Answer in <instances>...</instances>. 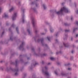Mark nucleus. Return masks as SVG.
<instances>
[{
  "label": "nucleus",
  "mask_w": 78,
  "mask_h": 78,
  "mask_svg": "<svg viewBox=\"0 0 78 78\" xmlns=\"http://www.w3.org/2000/svg\"><path fill=\"white\" fill-rule=\"evenodd\" d=\"M16 62V66H17V64H19V60H16L15 61Z\"/></svg>",
  "instance_id": "obj_10"
},
{
  "label": "nucleus",
  "mask_w": 78,
  "mask_h": 78,
  "mask_svg": "<svg viewBox=\"0 0 78 78\" xmlns=\"http://www.w3.org/2000/svg\"><path fill=\"white\" fill-rule=\"evenodd\" d=\"M63 11H64L66 13H68V12H69L68 9H67L66 7H63V8H61L60 11L58 12H56L55 11V12L57 14H58V15H59V14H62V12H63Z\"/></svg>",
  "instance_id": "obj_1"
},
{
  "label": "nucleus",
  "mask_w": 78,
  "mask_h": 78,
  "mask_svg": "<svg viewBox=\"0 0 78 78\" xmlns=\"http://www.w3.org/2000/svg\"><path fill=\"white\" fill-rule=\"evenodd\" d=\"M68 65H70V63H68V64H66L65 65V66H68Z\"/></svg>",
  "instance_id": "obj_25"
},
{
  "label": "nucleus",
  "mask_w": 78,
  "mask_h": 78,
  "mask_svg": "<svg viewBox=\"0 0 78 78\" xmlns=\"http://www.w3.org/2000/svg\"><path fill=\"white\" fill-rule=\"evenodd\" d=\"M72 19H73V18L71 17V20H72Z\"/></svg>",
  "instance_id": "obj_58"
},
{
  "label": "nucleus",
  "mask_w": 78,
  "mask_h": 78,
  "mask_svg": "<svg viewBox=\"0 0 78 78\" xmlns=\"http://www.w3.org/2000/svg\"><path fill=\"white\" fill-rule=\"evenodd\" d=\"M34 48H32V51H34Z\"/></svg>",
  "instance_id": "obj_37"
},
{
  "label": "nucleus",
  "mask_w": 78,
  "mask_h": 78,
  "mask_svg": "<svg viewBox=\"0 0 78 78\" xmlns=\"http://www.w3.org/2000/svg\"><path fill=\"white\" fill-rule=\"evenodd\" d=\"M57 35H58V34H56V36H57Z\"/></svg>",
  "instance_id": "obj_62"
},
{
  "label": "nucleus",
  "mask_w": 78,
  "mask_h": 78,
  "mask_svg": "<svg viewBox=\"0 0 78 78\" xmlns=\"http://www.w3.org/2000/svg\"><path fill=\"white\" fill-rule=\"evenodd\" d=\"M73 52H74V51H72V53H73Z\"/></svg>",
  "instance_id": "obj_39"
},
{
  "label": "nucleus",
  "mask_w": 78,
  "mask_h": 78,
  "mask_svg": "<svg viewBox=\"0 0 78 78\" xmlns=\"http://www.w3.org/2000/svg\"><path fill=\"white\" fill-rule=\"evenodd\" d=\"M14 7H12V8L9 9V12H12V11L13 10H14Z\"/></svg>",
  "instance_id": "obj_12"
},
{
  "label": "nucleus",
  "mask_w": 78,
  "mask_h": 78,
  "mask_svg": "<svg viewBox=\"0 0 78 78\" xmlns=\"http://www.w3.org/2000/svg\"><path fill=\"white\" fill-rule=\"evenodd\" d=\"M27 32H28L29 33V34H31L30 33V26L28 25L27 26Z\"/></svg>",
  "instance_id": "obj_7"
},
{
  "label": "nucleus",
  "mask_w": 78,
  "mask_h": 78,
  "mask_svg": "<svg viewBox=\"0 0 78 78\" xmlns=\"http://www.w3.org/2000/svg\"><path fill=\"white\" fill-rule=\"evenodd\" d=\"M42 64H44V61H42Z\"/></svg>",
  "instance_id": "obj_54"
},
{
  "label": "nucleus",
  "mask_w": 78,
  "mask_h": 78,
  "mask_svg": "<svg viewBox=\"0 0 78 78\" xmlns=\"http://www.w3.org/2000/svg\"><path fill=\"white\" fill-rule=\"evenodd\" d=\"M23 13H24V9L23 10Z\"/></svg>",
  "instance_id": "obj_51"
},
{
  "label": "nucleus",
  "mask_w": 78,
  "mask_h": 78,
  "mask_svg": "<svg viewBox=\"0 0 78 78\" xmlns=\"http://www.w3.org/2000/svg\"><path fill=\"white\" fill-rule=\"evenodd\" d=\"M26 75H27V74H24V76L25 77Z\"/></svg>",
  "instance_id": "obj_42"
},
{
  "label": "nucleus",
  "mask_w": 78,
  "mask_h": 78,
  "mask_svg": "<svg viewBox=\"0 0 78 78\" xmlns=\"http://www.w3.org/2000/svg\"><path fill=\"white\" fill-rule=\"evenodd\" d=\"M32 25L33 27L35 26V25H34V23H35V19L34 18H32Z\"/></svg>",
  "instance_id": "obj_5"
},
{
  "label": "nucleus",
  "mask_w": 78,
  "mask_h": 78,
  "mask_svg": "<svg viewBox=\"0 0 78 78\" xmlns=\"http://www.w3.org/2000/svg\"><path fill=\"white\" fill-rule=\"evenodd\" d=\"M74 4L75 5V6H76V3H75Z\"/></svg>",
  "instance_id": "obj_59"
},
{
  "label": "nucleus",
  "mask_w": 78,
  "mask_h": 78,
  "mask_svg": "<svg viewBox=\"0 0 78 78\" xmlns=\"http://www.w3.org/2000/svg\"><path fill=\"white\" fill-rule=\"evenodd\" d=\"M17 16V13H15L12 16V20H14L16 19V17Z\"/></svg>",
  "instance_id": "obj_4"
},
{
  "label": "nucleus",
  "mask_w": 78,
  "mask_h": 78,
  "mask_svg": "<svg viewBox=\"0 0 78 78\" xmlns=\"http://www.w3.org/2000/svg\"><path fill=\"white\" fill-rule=\"evenodd\" d=\"M64 24L65 26H69V24L67 23H65Z\"/></svg>",
  "instance_id": "obj_22"
},
{
  "label": "nucleus",
  "mask_w": 78,
  "mask_h": 78,
  "mask_svg": "<svg viewBox=\"0 0 78 78\" xmlns=\"http://www.w3.org/2000/svg\"><path fill=\"white\" fill-rule=\"evenodd\" d=\"M38 64V62H35V64H34V66H36V65H37Z\"/></svg>",
  "instance_id": "obj_19"
},
{
  "label": "nucleus",
  "mask_w": 78,
  "mask_h": 78,
  "mask_svg": "<svg viewBox=\"0 0 78 78\" xmlns=\"http://www.w3.org/2000/svg\"><path fill=\"white\" fill-rule=\"evenodd\" d=\"M56 42H58V40L57 39H56Z\"/></svg>",
  "instance_id": "obj_43"
},
{
  "label": "nucleus",
  "mask_w": 78,
  "mask_h": 78,
  "mask_svg": "<svg viewBox=\"0 0 78 78\" xmlns=\"http://www.w3.org/2000/svg\"><path fill=\"white\" fill-rule=\"evenodd\" d=\"M64 4V3H62V5H63V4Z\"/></svg>",
  "instance_id": "obj_61"
},
{
  "label": "nucleus",
  "mask_w": 78,
  "mask_h": 78,
  "mask_svg": "<svg viewBox=\"0 0 78 78\" xmlns=\"http://www.w3.org/2000/svg\"><path fill=\"white\" fill-rule=\"evenodd\" d=\"M27 59L28 60L29 59H30V58H27Z\"/></svg>",
  "instance_id": "obj_55"
},
{
  "label": "nucleus",
  "mask_w": 78,
  "mask_h": 78,
  "mask_svg": "<svg viewBox=\"0 0 78 78\" xmlns=\"http://www.w3.org/2000/svg\"><path fill=\"white\" fill-rule=\"evenodd\" d=\"M45 69H46V70H47V67L46 66H45Z\"/></svg>",
  "instance_id": "obj_30"
},
{
  "label": "nucleus",
  "mask_w": 78,
  "mask_h": 78,
  "mask_svg": "<svg viewBox=\"0 0 78 78\" xmlns=\"http://www.w3.org/2000/svg\"><path fill=\"white\" fill-rule=\"evenodd\" d=\"M50 59L52 61H55V58L53 57H51Z\"/></svg>",
  "instance_id": "obj_14"
},
{
  "label": "nucleus",
  "mask_w": 78,
  "mask_h": 78,
  "mask_svg": "<svg viewBox=\"0 0 78 78\" xmlns=\"http://www.w3.org/2000/svg\"><path fill=\"white\" fill-rule=\"evenodd\" d=\"M59 52H57L56 53V54H57V55H58V53H59Z\"/></svg>",
  "instance_id": "obj_38"
},
{
  "label": "nucleus",
  "mask_w": 78,
  "mask_h": 78,
  "mask_svg": "<svg viewBox=\"0 0 78 78\" xmlns=\"http://www.w3.org/2000/svg\"><path fill=\"white\" fill-rule=\"evenodd\" d=\"M71 41H73V37H71Z\"/></svg>",
  "instance_id": "obj_33"
},
{
  "label": "nucleus",
  "mask_w": 78,
  "mask_h": 78,
  "mask_svg": "<svg viewBox=\"0 0 78 78\" xmlns=\"http://www.w3.org/2000/svg\"><path fill=\"white\" fill-rule=\"evenodd\" d=\"M55 73L56 74V75H58V74L55 71Z\"/></svg>",
  "instance_id": "obj_31"
},
{
  "label": "nucleus",
  "mask_w": 78,
  "mask_h": 78,
  "mask_svg": "<svg viewBox=\"0 0 78 78\" xmlns=\"http://www.w3.org/2000/svg\"><path fill=\"white\" fill-rule=\"evenodd\" d=\"M6 25H7H7H8V23H7V24L6 23Z\"/></svg>",
  "instance_id": "obj_56"
},
{
  "label": "nucleus",
  "mask_w": 78,
  "mask_h": 78,
  "mask_svg": "<svg viewBox=\"0 0 78 78\" xmlns=\"http://www.w3.org/2000/svg\"><path fill=\"white\" fill-rule=\"evenodd\" d=\"M45 46L46 47H47V44H45Z\"/></svg>",
  "instance_id": "obj_52"
},
{
  "label": "nucleus",
  "mask_w": 78,
  "mask_h": 78,
  "mask_svg": "<svg viewBox=\"0 0 78 78\" xmlns=\"http://www.w3.org/2000/svg\"><path fill=\"white\" fill-rule=\"evenodd\" d=\"M16 30L17 31V33L19 34V30H18V28H16Z\"/></svg>",
  "instance_id": "obj_20"
},
{
  "label": "nucleus",
  "mask_w": 78,
  "mask_h": 78,
  "mask_svg": "<svg viewBox=\"0 0 78 78\" xmlns=\"http://www.w3.org/2000/svg\"><path fill=\"white\" fill-rule=\"evenodd\" d=\"M9 70H12V71H13L14 72H16V73L15 74V75L16 76H17V75H19V73H17L18 72H19V69H16L14 70V69H12L11 68H10L9 69L7 67L6 68V71H7V72H8Z\"/></svg>",
  "instance_id": "obj_2"
},
{
  "label": "nucleus",
  "mask_w": 78,
  "mask_h": 78,
  "mask_svg": "<svg viewBox=\"0 0 78 78\" xmlns=\"http://www.w3.org/2000/svg\"><path fill=\"white\" fill-rule=\"evenodd\" d=\"M48 65H49V64H50V63H49L48 64Z\"/></svg>",
  "instance_id": "obj_50"
},
{
  "label": "nucleus",
  "mask_w": 78,
  "mask_h": 78,
  "mask_svg": "<svg viewBox=\"0 0 78 78\" xmlns=\"http://www.w3.org/2000/svg\"><path fill=\"white\" fill-rule=\"evenodd\" d=\"M41 41V43L42 44V45H44V39L42 38L41 39H38L37 40V41L38 42H40Z\"/></svg>",
  "instance_id": "obj_3"
},
{
  "label": "nucleus",
  "mask_w": 78,
  "mask_h": 78,
  "mask_svg": "<svg viewBox=\"0 0 78 78\" xmlns=\"http://www.w3.org/2000/svg\"><path fill=\"white\" fill-rule=\"evenodd\" d=\"M37 32V30H36L35 31V33H36Z\"/></svg>",
  "instance_id": "obj_47"
},
{
  "label": "nucleus",
  "mask_w": 78,
  "mask_h": 78,
  "mask_svg": "<svg viewBox=\"0 0 78 78\" xmlns=\"http://www.w3.org/2000/svg\"><path fill=\"white\" fill-rule=\"evenodd\" d=\"M76 24H77V25H78V21L76 22Z\"/></svg>",
  "instance_id": "obj_36"
},
{
  "label": "nucleus",
  "mask_w": 78,
  "mask_h": 78,
  "mask_svg": "<svg viewBox=\"0 0 78 78\" xmlns=\"http://www.w3.org/2000/svg\"><path fill=\"white\" fill-rule=\"evenodd\" d=\"M24 16V15H23V18H22V19H23V23H24V19H23V17Z\"/></svg>",
  "instance_id": "obj_18"
},
{
  "label": "nucleus",
  "mask_w": 78,
  "mask_h": 78,
  "mask_svg": "<svg viewBox=\"0 0 78 78\" xmlns=\"http://www.w3.org/2000/svg\"><path fill=\"white\" fill-rule=\"evenodd\" d=\"M45 34H44V33H41V34L42 35H44Z\"/></svg>",
  "instance_id": "obj_34"
},
{
  "label": "nucleus",
  "mask_w": 78,
  "mask_h": 78,
  "mask_svg": "<svg viewBox=\"0 0 78 78\" xmlns=\"http://www.w3.org/2000/svg\"><path fill=\"white\" fill-rule=\"evenodd\" d=\"M68 70H71V68H69L68 69Z\"/></svg>",
  "instance_id": "obj_40"
},
{
  "label": "nucleus",
  "mask_w": 78,
  "mask_h": 78,
  "mask_svg": "<svg viewBox=\"0 0 78 78\" xmlns=\"http://www.w3.org/2000/svg\"><path fill=\"white\" fill-rule=\"evenodd\" d=\"M61 75L62 76H67L68 75V73H64L63 72H62L61 73Z\"/></svg>",
  "instance_id": "obj_9"
},
{
  "label": "nucleus",
  "mask_w": 78,
  "mask_h": 78,
  "mask_svg": "<svg viewBox=\"0 0 78 78\" xmlns=\"http://www.w3.org/2000/svg\"><path fill=\"white\" fill-rule=\"evenodd\" d=\"M0 69H2V70H3V69L2 68V67H1V68H0Z\"/></svg>",
  "instance_id": "obj_41"
},
{
  "label": "nucleus",
  "mask_w": 78,
  "mask_h": 78,
  "mask_svg": "<svg viewBox=\"0 0 78 78\" xmlns=\"http://www.w3.org/2000/svg\"><path fill=\"white\" fill-rule=\"evenodd\" d=\"M11 28H9V31H10V30H11Z\"/></svg>",
  "instance_id": "obj_48"
},
{
  "label": "nucleus",
  "mask_w": 78,
  "mask_h": 78,
  "mask_svg": "<svg viewBox=\"0 0 78 78\" xmlns=\"http://www.w3.org/2000/svg\"><path fill=\"white\" fill-rule=\"evenodd\" d=\"M4 33V32H2V34H3Z\"/></svg>",
  "instance_id": "obj_53"
},
{
  "label": "nucleus",
  "mask_w": 78,
  "mask_h": 78,
  "mask_svg": "<svg viewBox=\"0 0 78 78\" xmlns=\"http://www.w3.org/2000/svg\"><path fill=\"white\" fill-rule=\"evenodd\" d=\"M10 39L11 41H12L13 39V37H12V36H11L10 37Z\"/></svg>",
  "instance_id": "obj_17"
},
{
  "label": "nucleus",
  "mask_w": 78,
  "mask_h": 78,
  "mask_svg": "<svg viewBox=\"0 0 78 78\" xmlns=\"http://www.w3.org/2000/svg\"><path fill=\"white\" fill-rule=\"evenodd\" d=\"M68 78H71V77H68Z\"/></svg>",
  "instance_id": "obj_64"
},
{
  "label": "nucleus",
  "mask_w": 78,
  "mask_h": 78,
  "mask_svg": "<svg viewBox=\"0 0 78 78\" xmlns=\"http://www.w3.org/2000/svg\"><path fill=\"white\" fill-rule=\"evenodd\" d=\"M33 10H34V11H36V9L34 8V9H33Z\"/></svg>",
  "instance_id": "obj_32"
},
{
  "label": "nucleus",
  "mask_w": 78,
  "mask_h": 78,
  "mask_svg": "<svg viewBox=\"0 0 78 78\" xmlns=\"http://www.w3.org/2000/svg\"><path fill=\"white\" fill-rule=\"evenodd\" d=\"M73 56L71 57V60H72L73 59Z\"/></svg>",
  "instance_id": "obj_28"
},
{
  "label": "nucleus",
  "mask_w": 78,
  "mask_h": 78,
  "mask_svg": "<svg viewBox=\"0 0 78 78\" xmlns=\"http://www.w3.org/2000/svg\"><path fill=\"white\" fill-rule=\"evenodd\" d=\"M35 3V2H32L31 3V5H33L34 4V3Z\"/></svg>",
  "instance_id": "obj_29"
},
{
  "label": "nucleus",
  "mask_w": 78,
  "mask_h": 78,
  "mask_svg": "<svg viewBox=\"0 0 78 78\" xmlns=\"http://www.w3.org/2000/svg\"><path fill=\"white\" fill-rule=\"evenodd\" d=\"M47 39H48V41H50V37H47Z\"/></svg>",
  "instance_id": "obj_21"
},
{
  "label": "nucleus",
  "mask_w": 78,
  "mask_h": 78,
  "mask_svg": "<svg viewBox=\"0 0 78 78\" xmlns=\"http://www.w3.org/2000/svg\"><path fill=\"white\" fill-rule=\"evenodd\" d=\"M65 37H67V35H65Z\"/></svg>",
  "instance_id": "obj_45"
},
{
  "label": "nucleus",
  "mask_w": 78,
  "mask_h": 78,
  "mask_svg": "<svg viewBox=\"0 0 78 78\" xmlns=\"http://www.w3.org/2000/svg\"><path fill=\"white\" fill-rule=\"evenodd\" d=\"M77 28H76V29H74L73 30V33H74V32H75V31L76 30H77Z\"/></svg>",
  "instance_id": "obj_23"
},
{
  "label": "nucleus",
  "mask_w": 78,
  "mask_h": 78,
  "mask_svg": "<svg viewBox=\"0 0 78 78\" xmlns=\"http://www.w3.org/2000/svg\"><path fill=\"white\" fill-rule=\"evenodd\" d=\"M65 32H69V30H65Z\"/></svg>",
  "instance_id": "obj_24"
},
{
  "label": "nucleus",
  "mask_w": 78,
  "mask_h": 78,
  "mask_svg": "<svg viewBox=\"0 0 78 78\" xmlns=\"http://www.w3.org/2000/svg\"><path fill=\"white\" fill-rule=\"evenodd\" d=\"M2 10V8L1 7H0V13L1 12V10Z\"/></svg>",
  "instance_id": "obj_35"
},
{
  "label": "nucleus",
  "mask_w": 78,
  "mask_h": 78,
  "mask_svg": "<svg viewBox=\"0 0 78 78\" xmlns=\"http://www.w3.org/2000/svg\"><path fill=\"white\" fill-rule=\"evenodd\" d=\"M45 55H46L45 54H43V56H45Z\"/></svg>",
  "instance_id": "obj_49"
},
{
  "label": "nucleus",
  "mask_w": 78,
  "mask_h": 78,
  "mask_svg": "<svg viewBox=\"0 0 78 78\" xmlns=\"http://www.w3.org/2000/svg\"><path fill=\"white\" fill-rule=\"evenodd\" d=\"M78 34H77L76 35V37H78Z\"/></svg>",
  "instance_id": "obj_46"
},
{
  "label": "nucleus",
  "mask_w": 78,
  "mask_h": 78,
  "mask_svg": "<svg viewBox=\"0 0 78 78\" xmlns=\"http://www.w3.org/2000/svg\"><path fill=\"white\" fill-rule=\"evenodd\" d=\"M36 6H37V4H36Z\"/></svg>",
  "instance_id": "obj_57"
},
{
  "label": "nucleus",
  "mask_w": 78,
  "mask_h": 78,
  "mask_svg": "<svg viewBox=\"0 0 78 78\" xmlns=\"http://www.w3.org/2000/svg\"><path fill=\"white\" fill-rule=\"evenodd\" d=\"M73 67H76V65L75 64H74Z\"/></svg>",
  "instance_id": "obj_27"
},
{
  "label": "nucleus",
  "mask_w": 78,
  "mask_h": 78,
  "mask_svg": "<svg viewBox=\"0 0 78 78\" xmlns=\"http://www.w3.org/2000/svg\"><path fill=\"white\" fill-rule=\"evenodd\" d=\"M63 44L65 47H68L69 46V44H65L64 43H63Z\"/></svg>",
  "instance_id": "obj_11"
},
{
  "label": "nucleus",
  "mask_w": 78,
  "mask_h": 78,
  "mask_svg": "<svg viewBox=\"0 0 78 78\" xmlns=\"http://www.w3.org/2000/svg\"><path fill=\"white\" fill-rule=\"evenodd\" d=\"M42 71L43 72V73H44L46 75H47V76H48V75H49V74L48 73V72L45 71V72H44V71L43 69L42 70Z\"/></svg>",
  "instance_id": "obj_8"
},
{
  "label": "nucleus",
  "mask_w": 78,
  "mask_h": 78,
  "mask_svg": "<svg viewBox=\"0 0 78 78\" xmlns=\"http://www.w3.org/2000/svg\"><path fill=\"white\" fill-rule=\"evenodd\" d=\"M22 70H23V68L22 69H21V71H22Z\"/></svg>",
  "instance_id": "obj_60"
},
{
  "label": "nucleus",
  "mask_w": 78,
  "mask_h": 78,
  "mask_svg": "<svg viewBox=\"0 0 78 78\" xmlns=\"http://www.w3.org/2000/svg\"><path fill=\"white\" fill-rule=\"evenodd\" d=\"M59 53H61V51H60L59 52Z\"/></svg>",
  "instance_id": "obj_63"
},
{
  "label": "nucleus",
  "mask_w": 78,
  "mask_h": 78,
  "mask_svg": "<svg viewBox=\"0 0 78 78\" xmlns=\"http://www.w3.org/2000/svg\"><path fill=\"white\" fill-rule=\"evenodd\" d=\"M78 10H77V12H76V14H78Z\"/></svg>",
  "instance_id": "obj_44"
},
{
  "label": "nucleus",
  "mask_w": 78,
  "mask_h": 78,
  "mask_svg": "<svg viewBox=\"0 0 78 78\" xmlns=\"http://www.w3.org/2000/svg\"><path fill=\"white\" fill-rule=\"evenodd\" d=\"M11 27H13V28H14V27H15V25H14V24H12V25Z\"/></svg>",
  "instance_id": "obj_26"
},
{
  "label": "nucleus",
  "mask_w": 78,
  "mask_h": 78,
  "mask_svg": "<svg viewBox=\"0 0 78 78\" xmlns=\"http://www.w3.org/2000/svg\"><path fill=\"white\" fill-rule=\"evenodd\" d=\"M4 17H8V15L7 14H5Z\"/></svg>",
  "instance_id": "obj_15"
},
{
  "label": "nucleus",
  "mask_w": 78,
  "mask_h": 78,
  "mask_svg": "<svg viewBox=\"0 0 78 78\" xmlns=\"http://www.w3.org/2000/svg\"><path fill=\"white\" fill-rule=\"evenodd\" d=\"M43 7H44V9H46V6H45V4H43Z\"/></svg>",
  "instance_id": "obj_16"
},
{
  "label": "nucleus",
  "mask_w": 78,
  "mask_h": 78,
  "mask_svg": "<svg viewBox=\"0 0 78 78\" xmlns=\"http://www.w3.org/2000/svg\"><path fill=\"white\" fill-rule=\"evenodd\" d=\"M49 28H50V31L51 33H52L54 31V30L53 29H52V28H51V26L49 27Z\"/></svg>",
  "instance_id": "obj_13"
},
{
  "label": "nucleus",
  "mask_w": 78,
  "mask_h": 78,
  "mask_svg": "<svg viewBox=\"0 0 78 78\" xmlns=\"http://www.w3.org/2000/svg\"><path fill=\"white\" fill-rule=\"evenodd\" d=\"M24 44H25V42H22V44H21L19 48V49L20 50H21L22 48H23V45H24Z\"/></svg>",
  "instance_id": "obj_6"
}]
</instances>
